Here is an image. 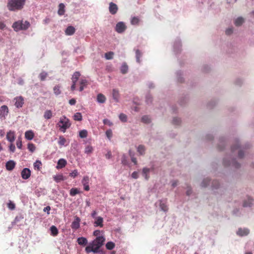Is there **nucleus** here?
Returning a JSON list of instances; mask_svg holds the SVG:
<instances>
[{"mask_svg":"<svg viewBox=\"0 0 254 254\" xmlns=\"http://www.w3.org/2000/svg\"><path fill=\"white\" fill-rule=\"evenodd\" d=\"M244 21V19L242 17H238L236 19L235 24L236 26H239L241 25L243 23Z\"/></svg>","mask_w":254,"mask_h":254,"instance_id":"34","label":"nucleus"},{"mask_svg":"<svg viewBox=\"0 0 254 254\" xmlns=\"http://www.w3.org/2000/svg\"><path fill=\"white\" fill-rule=\"evenodd\" d=\"M30 26V24L28 21L18 20L14 22L12 25L15 31L26 30Z\"/></svg>","mask_w":254,"mask_h":254,"instance_id":"3","label":"nucleus"},{"mask_svg":"<svg viewBox=\"0 0 254 254\" xmlns=\"http://www.w3.org/2000/svg\"><path fill=\"white\" fill-rule=\"evenodd\" d=\"M28 149L31 152H33L35 150L36 147L34 144L29 143L28 144Z\"/></svg>","mask_w":254,"mask_h":254,"instance_id":"47","label":"nucleus"},{"mask_svg":"<svg viewBox=\"0 0 254 254\" xmlns=\"http://www.w3.org/2000/svg\"><path fill=\"white\" fill-rule=\"evenodd\" d=\"M115 247V244L112 242H109L106 244V248L109 250H113Z\"/></svg>","mask_w":254,"mask_h":254,"instance_id":"31","label":"nucleus"},{"mask_svg":"<svg viewBox=\"0 0 254 254\" xmlns=\"http://www.w3.org/2000/svg\"><path fill=\"white\" fill-rule=\"evenodd\" d=\"M181 120L179 118H175L173 120V124L176 125H178L180 124Z\"/></svg>","mask_w":254,"mask_h":254,"instance_id":"53","label":"nucleus"},{"mask_svg":"<svg viewBox=\"0 0 254 254\" xmlns=\"http://www.w3.org/2000/svg\"><path fill=\"white\" fill-rule=\"evenodd\" d=\"M60 88L61 86L59 85H56L54 87V92L56 95H58L61 94V91Z\"/></svg>","mask_w":254,"mask_h":254,"instance_id":"35","label":"nucleus"},{"mask_svg":"<svg viewBox=\"0 0 254 254\" xmlns=\"http://www.w3.org/2000/svg\"><path fill=\"white\" fill-rule=\"evenodd\" d=\"M94 226L100 227L101 228L103 227V218L101 216H98L95 218V221L94 222Z\"/></svg>","mask_w":254,"mask_h":254,"instance_id":"13","label":"nucleus"},{"mask_svg":"<svg viewBox=\"0 0 254 254\" xmlns=\"http://www.w3.org/2000/svg\"><path fill=\"white\" fill-rule=\"evenodd\" d=\"M139 21V19L138 17H133L131 20V24L132 25H138Z\"/></svg>","mask_w":254,"mask_h":254,"instance_id":"37","label":"nucleus"},{"mask_svg":"<svg viewBox=\"0 0 254 254\" xmlns=\"http://www.w3.org/2000/svg\"><path fill=\"white\" fill-rule=\"evenodd\" d=\"M14 101H15L14 105L17 108H21L24 103V98L21 96L15 97Z\"/></svg>","mask_w":254,"mask_h":254,"instance_id":"6","label":"nucleus"},{"mask_svg":"<svg viewBox=\"0 0 254 254\" xmlns=\"http://www.w3.org/2000/svg\"><path fill=\"white\" fill-rule=\"evenodd\" d=\"M80 219L79 217L76 216L74 221L71 224V228L74 230H77L80 227Z\"/></svg>","mask_w":254,"mask_h":254,"instance_id":"12","label":"nucleus"},{"mask_svg":"<svg viewBox=\"0 0 254 254\" xmlns=\"http://www.w3.org/2000/svg\"><path fill=\"white\" fill-rule=\"evenodd\" d=\"M103 123L105 125H108L109 126H112L113 125V123L111 122L109 120L106 119L103 120Z\"/></svg>","mask_w":254,"mask_h":254,"instance_id":"55","label":"nucleus"},{"mask_svg":"<svg viewBox=\"0 0 254 254\" xmlns=\"http://www.w3.org/2000/svg\"><path fill=\"white\" fill-rule=\"evenodd\" d=\"M112 96L114 100L118 102L120 98L119 91L116 89H114L112 91Z\"/></svg>","mask_w":254,"mask_h":254,"instance_id":"16","label":"nucleus"},{"mask_svg":"<svg viewBox=\"0 0 254 254\" xmlns=\"http://www.w3.org/2000/svg\"><path fill=\"white\" fill-rule=\"evenodd\" d=\"M248 202H247V200H244L243 205L244 207H251L252 205L253 204L254 200L250 198V197H248Z\"/></svg>","mask_w":254,"mask_h":254,"instance_id":"21","label":"nucleus"},{"mask_svg":"<svg viewBox=\"0 0 254 254\" xmlns=\"http://www.w3.org/2000/svg\"><path fill=\"white\" fill-rule=\"evenodd\" d=\"M79 136L82 138H85L87 136V131L86 130L83 129L79 131Z\"/></svg>","mask_w":254,"mask_h":254,"instance_id":"40","label":"nucleus"},{"mask_svg":"<svg viewBox=\"0 0 254 254\" xmlns=\"http://www.w3.org/2000/svg\"><path fill=\"white\" fill-rule=\"evenodd\" d=\"M42 166V163L39 160H37L34 163V167L35 169H37L38 170H40Z\"/></svg>","mask_w":254,"mask_h":254,"instance_id":"38","label":"nucleus"},{"mask_svg":"<svg viewBox=\"0 0 254 254\" xmlns=\"http://www.w3.org/2000/svg\"><path fill=\"white\" fill-rule=\"evenodd\" d=\"M100 231L98 230H95L93 232V235L94 236H96L97 237H99L98 236L100 235Z\"/></svg>","mask_w":254,"mask_h":254,"instance_id":"63","label":"nucleus"},{"mask_svg":"<svg viewBox=\"0 0 254 254\" xmlns=\"http://www.w3.org/2000/svg\"><path fill=\"white\" fill-rule=\"evenodd\" d=\"M73 119L75 121H81L82 120V116L80 113H76L73 116Z\"/></svg>","mask_w":254,"mask_h":254,"instance_id":"29","label":"nucleus"},{"mask_svg":"<svg viewBox=\"0 0 254 254\" xmlns=\"http://www.w3.org/2000/svg\"><path fill=\"white\" fill-rule=\"evenodd\" d=\"M34 135V133L31 130L27 131L25 133V137L28 140H32Z\"/></svg>","mask_w":254,"mask_h":254,"instance_id":"22","label":"nucleus"},{"mask_svg":"<svg viewBox=\"0 0 254 254\" xmlns=\"http://www.w3.org/2000/svg\"><path fill=\"white\" fill-rule=\"evenodd\" d=\"M50 209H51L50 206H47L44 208V211H45V212L47 211L48 214H49L50 213L49 211H50Z\"/></svg>","mask_w":254,"mask_h":254,"instance_id":"64","label":"nucleus"},{"mask_svg":"<svg viewBox=\"0 0 254 254\" xmlns=\"http://www.w3.org/2000/svg\"><path fill=\"white\" fill-rule=\"evenodd\" d=\"M89 178L88 176H84L82 180V184L84 186V189L86 191H88L90 190L89 183Z\"/></svg>","mask_w":254,"mask_h":254,"instance_id":"11","label":"nucleus"},{"mask_svg":"<svg viewBox=\"0 0 254 254\" xmlns=\"http://www.w3.org/2000/svg\"><path fill=\"white\" fill-rule=\"evenodd\" d=\"M50 230L51 232V235L53 236H56L59 233L57 227L55 226H52L50 228Z\"/></svg>","mask_w":254,"mask_h":254,"instance_id":"26","label":"nucleus"},{"mask_svg":"<svg viewBox=\"0 0 254 254\" xmlns=\"http://www.w3.org/2000/svg\"><path fill=\"white\" fill-rule=\"evenodd\" d=\"M131 177L134 179H137L138 177V173L133 172L131 174Z\"/></svg>","mask_w":254,"mask_h":254,"instance_id":"62","label":"nucleus"},{"mask_svg":"<svg viewBox=\"0 0 254 254\" xmlns=\"http://www.w3.org/2000/svg\"><path fill=\"white\" fill-rule=\"evenodd\" d=\"M6 139L10 142H12L15 140V135L13 131H9L7 133Z\"/></svg>","mask_w":254,"mask_h":254,"instance_id":"17","label":"nucleus"},{"mask_svg":"<svg viewBox=\"0 0 254 254\" xmlns=\"http://www.w3.org/2000/svg\"><path fill=\"white\" fill-rule=\"evenodd\" d=\"M87 81L86 79H82L80 81V86L79 87V91H82L84 89V86H85L87 84Z\"/></svg>","mask_w":254,"mask_h":254,"instance_id":"27","label":"nucleus"},{"mask_svg":"<svg viewBox=\"0 0 254 254\" xmlns=\"http://www.w3.org/2000/svg\"><path fill=\"white\" fill-rule=\"evenodd\" d=\"M249 233V230L247 229L240 228L238 230L237 234L241 236H246Z\"/></svg>","mask_w":254,"mask_h":254,"instance_id":"19","label":"nucleus"},{"mask_svg":"<svg viewBox=\"0 0 254 254\" xmlns=\"http://www.w3.org/2000/svg\"><path fill=\"white\" fill-rule=\"evenodd\" d=\"M66 142V140L65 138L63 136H60L59 137V140L58 141V143L60 145H66L65 143Z\"/></svg>","mask_w":254,"mask_h":254,"instance_id":"33","label":"nucleus"},{"mask_svg":"<svg viewBox=\"0 0 254 254\" xmlns=\"http://www.w3.org/2000/svg\"><path fill=\"white\" fill-rule=\"evenodd\" d=\"M21 177L24 180L28 179L31 175V171L29 169L25 168H24L21 173Z\"/></svg>","mask_w":254,"mask_h":254,"instance_id":"9","label":"nucleus"},{"mask_svg":"<svg viewBox=\"0 0 254 254\" xmlns=\"http://www.w3.org/2000/svg\"><path fill=\"white\" fill-rule=\"evenodd\" d=\"M15 163L13 160H10L6 162L5 167L8 171H12L15 166Z\"/></svg>","mask_w":254,"mask_h":254,"instance_id":"14","label":"nucleus"},{"mask_svg":"<svg viewBox=\"0 0 254 254\" xmlns=\"http://www.w3.org/2000/svg\"><path fill=\"white\" fill-rule=\"evenodd\" d=\"M64 5L61 3L59 5L58 14L60 15H63L64 13Z\"/></svg>","mask_w":254,"mask_h":254,"instance_id":"24","label":"nucleus"},{"mask_svg":"<svg viewBox=\"0 0 254 254\" xmlns=\"http://www.w3.org/2000/svg\"><path fill=\"white\" fill-rule=\"evenodd\" d=\"M209 182V179L208 178L205 179L203 180L201 185L202 187H206L208 185Z\"/></svg>","mask_w":254,"mask_h":254,"instance_id":"49","label":"nucleus"},{"mask_svg":"<svg viewBox=\"0 0 254 254\" xmlns=\"http://www.w3.org/2000/svg\"><path fill=\"white\" fill-rule=\"evenodd\" d=\"M16 145L18 148H19V149L21 148L22 146V143L21 139L20 138H18V139L17 140Z\"/></svg>","mask_w":254,"mask_h":254,"instance_id":"50","label":"nucleus"},{"mask_svg":"<svg viewBox=\"0 0 254 254\" xmlns=\"http://www.w3.org/2000/svg\"><path fill=\"white\" fill-rule=\"evenodd\" d=\"M80 76V73L78 71H75L72 75L71 80L72 84L71 86V90L74 91L75 89V85L77 81Z\"/></svg>","mask_w":254,"mask_h":254,"instance_id":"5","label":"nucleus"},{"mask_svg":"<svg viewBox=\"0 0 254 254\" xmlns=\"http://www.w3.org/2000/svg\"><path fill=\"white\" fill-rule=\"evenodd\" d=\"M78 175V173L77 170H73L71 173L69 174V176L72 178H75Z\"/></svg>","mask_w":254,"mask_h":254,"instance_id":"51","label":"nucleus"},{"mask_svg":"<svg viewBox=\"0 0 254 254\" xmlns=\"http://www.w3.org/2000/svg\"><path fill=\"white\" fill-rule=\"evenodd\" d=\"M77 242L78 244L81 246H85L88 243L87 239L84 237L78 238L77 240Z\"/></svg>","mask_w":254,"mask_h":254,"instance_id":"20","label":"nucleus"},{"mask_svg":"<svg viewBox=\"0 0 254 254\" xmlns=\"http://www.w3.org/2000/svg\"><path fill=\"white\" fill-rule=\"evenodd\" d=\"M137 151L140 155H143L145 152L144 146L142 145H139L137 148Z\"/></svg>","mask_w":254,"mask_h":254,"instance_id":"42","label":"nucleus"},{"mask_svg":"<svg viewBox=\"0 0 254 254\" xmlns=\"http://www.w3.org/2000/svg\"><path fill=\"white\" fill-rule=\"evenodd\" d=\"M105 241V239L103 236L96 237L95 240L89 243L85 248V252L87 253L93 252L96 254L99 253L100 252V249L103 245Z\"/></svg>","mask_w":254,"mask_h":254,"instance_id":"1","label":"nucleus"},{"mask_svg":"<svg viewBox=\"0 0 254 254\" xmlns=\"http://www.w3.org/2000/svg\"><path fill=\"white\" fill-rule=\"evenodd\" d=\"M76 102V100L74 98H72L69 100V104L71 105H75Z\"/></svg>","mask_w":254,"mask_h":254,"instance_id":"61","label":"nucleus"},{"mask_svg":"<svg viewBox=\"0 0 254 254\" xmlns=\"http://www.w3.org/2000/svg\"><path fill=\"white\" fill-rule=\"evenodd\" d=\"M115 29L118 33H122L126 30L127 26L123 22H119L116 24Z\"/></svg>","mask_w":254,"mask_h":254,"instance_id":"7","label":"nucleus"},{"mask_svg":"<svg viewBox=\"0 0 254 254\" xmlns=\"http://www.w3.org/2000/svg\"><path fill=\"white\" fill-rule=\"evenodd\" d=\"M44 117L46 119H50L52 117V112L51 110H46L44 115Z\"/></svg>","mask_w":254,"mask_h":254,"instance_id":"32","label":"nucleus"},{"mask_svg":"<svg viewBox=\"0 0 254 254\" xmlns=\"http://www.w3.org/2000/svg\"><path fill=\"white\" fill-rule=\"evenodd\" d=\"M107 137L110 139L112 136V131L111 129H108L106 131Z\"/></svg>","mask_w":254,"mask_h":254,"instance_id":"52","label":"nucleus"},{"mask_svg":"<svg viewBox=\"0 0 254 254\" xmlns=\"http://www.w3.org/2000/svg\"><path fill=\"white\" fill-rule=\"evenodd\" d=\"M8 207L11 210L14 209L15 208V204L10 202L8 204Z\"/></svg>","mask_w":254,"mask_h":254,"instance_id":"58","label":"nucleus"},{"mask_svg":"<svg viewBox=\"0 0 254 254\" xmlns=\"http://www.w3.org/2000/svg\"><path fill=\"white\" fill-rule=\"evenodd\" d=\"M67 164L66 161L64 159H60L58 162V164L56 167L57 169H62Z\"/></svg>","mask_w":254,"mask_h":254,"instance_id":"15","label":"nucleus"},{"mask_svg":"<svg viewBox=\"0 0 254 254\" xmlns=\"http://www.w3.org/2000/svg\"><path fill=\"white\" fill-rule=\"evenodd\" d=\"M114 54L113 52H109L105 53V57L107 60H111L113 58Z\"/></svg>","mask_w":254,"mask_h":254,"instance_id":"41","label":"nucleus"},{"mask_svg":"<svg viewBox=\"0 0 254 254\" xmlns=\"http://www.w3.org/2000/svg\"><path fill=\"white\" fill-rule=\"evenodd\" d=\"M93 147L90 145H87L85 148V153L86 154H90L93 151Z\"/></svg>","mask_w":254,"mask_h":254,"instance_id":"44","label":"nucleus"},{"mask_svg":"<svg viewBox=\"0 0 254 254\" xmlns=\"http://www.w3.org/2000/svg\"><path fill=\"white\" fill-rule=\"evenodd\" d=\"M6 27V25L0 21V30H3Z\"/></svg>","mask_w":254,"mask_h":254,"instance_id":"60","label":"nucleus"},{"mask_svg":"<svg viewBox=\"0 0 254 254\" xmlns=\"http://www.w3.org/2000/svg\"><path fill=\"white\" fill-rule=\"evenodd\" d=\"M71 124L70 123L69 120L63 116L60 118L59 122V127L62 129V130L64 132L66 129L70 127Z\"/></svg>","mask_w":254,"mask_h":254,"instance_id":"4","label":"nucleus"},{"mask_svg":"<svg viewBox=\"0 0 254 254\" xmlns=\"http://www.w3.org/2000/svg\"><path fill=\"white\" fill-rule=\"evenodd\" d=\"M129 154L130 156L131 157L132 162H133L134 164H137L136 159L133 157V155L132 154L130 150L129 151Z\"/></svg>","mask_w":254,"mask_h":254,"instance_id":"54","label":"nucleus"},{"mask_svg":"<svg viewBox=\"0 0 254 254\" xmlns=\"http://www.w3.org/2000/svg\"><path fill=\"white\" fill-rule=\"evenodd\" d=\"M109 10L111 14L114 15L117 13L118 10V7L115 3L111 2L109 3Z\"/></svg>","mask_w":254,"mask_h":254,"instance_id":"10","label":"nucleus"},{"mask_svg":"<svg viewBox=\"0 0 254 254\" xmlns=\"http://www.w3.org/2000/svg\"><path fill=\"white\" fill-rule=\"evenodd\" d=\"M160 206L161 209L164 211H167L168 210V207L165 203H163L161 200L160 203Z\"/></svg>","mask_w":254,"mask_h":254,"instance_id":"45","label":"nucleus"},{"mask_svg":"<svg viewBox=\"0 0 254 254\" xmlns=\"http://www.w3.org/2000/svg\"><path fill=\"white\" fill-rule=\"evenodd\" d=\"M9 150L12 152H14L15 151V145L13 144H11L10 145H9Z\"/></svg>","mask_w":254,"mask_h":254,"instance_id":"59","label":"nucleus"},{"mask_svg":"<svg viewBox=\"0 0 254 254\" xmlns=\"http://www.w3.org/2000/svg\"><path fill=\"white\" fill-rule=\"evenodd\" d=\"M141 121L144 123H149L150 122V119L147 116H144L142 117Z\"/></svg>","mask_w":254,"mask_h":254,"instance_id":"48","label":"nucleus"},{"mask_svg":"<svg viewBox=\"0 0 254 254\" xmlns=\"http://www.w3.org/2000/svg\"><path fill=\"white\" fill-rule=\"evenodd\" d=\"M128 70V66L126 63L123 64L121 67V71L123 74H126Z\"/></svg>","mask_w":254,"mask_h":254,"instance_id":"30","label":"nucleus"},{"mask_svg":"<svg viewBox=\"0 0 254 254\" xmlns=\"http://www.w3.org/2000/svg\"><path fill=\"white\" fill-rule=\"evenodd\" d=\"M150 169L149 168H144L142 170V175L145 177V179L147 180L149 179V176L148 174L149 173Z\"/></svg>","mask_w":254,"mask_h":254,"instance_id":"25","label":"nucleus"},{"mask_svg":"<svg viewBox=\"0 0 254 254\" xmlns=\"http://www.w3.org/2000/svg\"><path fill=\"white\" fill-rule=\"evenodd\" d=\"M48 76V73L47 72H45V71H43L39 75V77L40 78V79L41 80V81H44L45 80L46 78Z\"/></svg>","mask_w":254,"mask_h":254,"instance_id":"36","label":"nucleus"},{"mask_svg":"<svg viewBox=\"0 0 254 254\" xmlns=\"http://www.w3.org/2000/svg\"><path fill=\"white\" fill-rule=\"evenodd\" d=\"M135 54H136V59L137 62L138 63H140V58L141 57L142 54L139 50H136Z\"/></svg>","mask_w":254,"mask_h":254,"instance_id":"43","label":"nucleus"},{"mask_svg":"<svg viewBox=\"0 0 254 254\" xmlns=\"http://www.w3.org/2000/svg\"><path fill=\"white\" fill-rule=\"evenodd\" d=\"M97 100L98 102L103 103L105 102L106 98L103 94L100 93L97 95Z\"/></svg>","mask_w":254,"mask_h":254,"instance_id":"23","label":"nucleus"},{"mask_svg":"<svg viewBox=\"0 0 254 254\" xmlns=\"http://www.w3.org/2000/svg\"><path fill=\"white\" fill-rule=\"evenodd\" d=\"M79 193L80 192L77 188H72L70 190V195L71 196H74Z\"/></svg>","mask_w":254,"mask_h":254,"instance_id":"39","label":"nucleus"},{"mask_svg":"<svg viewBox=\"0 0 254 254\" xmlns=\"http://www.w3.org/2000/svg\"><path fill=\"white\" fill-rule=\"evenodd\" d=\"M26 0H9L7 7L10 11L21 10L25 4Z\"/></svg>","mask_w":254,"mask_h":254,"instance_id":"2","label":"nucleus"},{"mask_svg":"<svg viewBox=\"0 0 254 254\" xmlns=\"http://www.w3.org/2000/svg\"><path fill=\"white\" fill-rule=\"evenodd\" d=\"M9 113V110L7 106L2 105L0 109V118L5 119Z\"/></svg>","mask_w":254,"mask_h":254,"instance_id":"8","label":"nucleus"},{"mask_svg":"<svg viewBox=\"0 0 254 254\" xmlns=\"http://www.w3.org/2000/svg\"><path fill=\"white\" fill-rule=\"evenodd\" d=\"M54 180L57 182L59 183L62 181L64 180V177L62 174H59L53 177Z\"/></svg>","mask_w":254,"mask_h":254,"instance_id":"28","label":"nucleus"},{"mask_svg":"<svg viewBox=\"0 0 254 254\" xmlns=\"http://www.w3.org/2000/svg\"><path fill=\"white\" fill-rule=\"evenodd\" d=\"M225 33L227 35H231L233 33V29L232 28H228L226 29Z\"/></svg>","mask_w":254,"mask_h":254,"instance_id":"56","label":"nucleus"},{"mask_svg":"<svg viewBox=\"0 0 254 254\" xmlns=\"http://www.w3.org/2000/svg\"><path fill=\"white\" fill-rule=\"evenodd\" d=\"M119 118L123 122H126L127 121V116L123 113H122L119 115Z\"/></svg>","mask_w":254,"mask_h":254,"instance_id":"46","label":"nucleus"},{"mask_svg":"<svg viewBox=\"0 0 254 254\" xmlns=\"http://www.w3.org/2000/svg\"><path fill=\"white\" fill-rule=\"evenodd\" d=\"M219 185V182L217 181H213V182H212L213 187H214V188L216 189V188H218Z\"/></svg>","mask_w":254,"mask_h":254,"instance_id":"57","label":"nucleus"},{"mask_svg":"<svg viewBox=\"0 0 254 254\" xmlns=\"http://www.w3.org/2000/svg\"><path fill=\"white\" fill-rule=\"evenodd\" d=\"M75 31V29L72 26H69L67 27L65 31V34L67 35H72Z\"/></svg>","mask_w":254,"mask_h":254,"instance_id":"18","label":"nucleus"}]
</instances>
